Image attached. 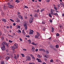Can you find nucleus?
I'll return each instance as SVG.
<instances>
[{
  "instance_id": "nucleus-58",
  "label": "nucleus",
  "mask_w": 64,
  "mask_h": 64,
  "mask_svg": "<svg viewBox=\"0 0 64 64\" xmlns=\"http://www.w3.org/2000/svg\"><path fill=\"white\" fill-rule=\"evenodd\" d=\"M50 1V0H48L46 1V2H49Z\"/></svg>"
},
{
  "instance_id": "nucleus-29",
  "label": "nucleus",
  "mask_w": 64,
  "mask_h": 64,
  "mask_svg": "<svg viewBox=\"0 0 64 64\" xmlns=\"http://www.w3.org/2000/svg\"><path fill=\"white\" fill-rule=\"evenodd\" d=\"M53 15H56V16H58V14L57 13H56L55 14H53Z\"/></svg>"
},
{
  "instance_id": "nucleus-26",
  "label": "nucleus",
  "mask_w": 64,
  "mask_h": 64,
  "mask_svg": "<svg viewBox=\"0 0 64 64\" xmlns=\"http://www.w3.org/2000/svg\"><path fill=\"white\" fill-rule=\"evenodd\" d=\"M54 8L55 10H57V7L54 6Z\"/></svg>"
},
{
  "instance_id": "nucleus-11",
  "label": "nucleus",
  "mask_w": 64,
  "mask_h": 64,
  "mask_svg": "<svg viewBox=\"0 0 64 64\" xmlns=\"http://www.w3.org/2000/svg\"><path fill=\"white\" fill-rule=\"evenodd\" d=\"M18 17H19L22 20H23V18H22V16L19 15L18 16Z\"/></svg>"
},
{
  "instance_id": "nucleus-51",
  "label": "nucleus",
  "mask_w": 64,
  "mask_h": 64,
  "mask_svg": "<svg viewBox=\"0 0 64 64\" xmlns=\"http://www.w3.org/2000/svg\"><path fill=\"white\" fill-rule=\"evenodd\" d=\"M1 38H2V40H3V39H4V38L3 36Z\"/></svg>"
},
{
  "instance_id": "nucleus-6",
  "label": "nucleus",
  "mask_w": 64,
  "mask_h": 64,
  "mask_svg": "<svg viewBox=\"0 0 64 64\" xmlns=\"http://www.w3.org/2000/svg\"><path fill=\"white\" fill-rule=\"evenodd\" d=\"M8 7L10 8V9H11L12 8H13L14 6L10 4V5H8Z\"/></svg>"
},
{
  "instance_id": "nucleus-57",
  "label": "nucleus",
  "mask_w": 64,
  "mask_h": 64,
  "mask_svg": "<svg viewBox=\"0 0 64 64\" xmlns=\"http://www.w3.org/2000/svg\"><path fill=\"white\" fill-rule=\"evenodd\" d=\"M24 18H25V19H27V17L26 16H25L24 17Z\"/></svg>"
},
{
  "instance_id": "nucleus-5",
  "label": "nucleus",
  "mask_w": 64,
  "mask_h": 64,
  "mask_svg": "<svg viewBox=\"0 0 64 64\" xmlns=\"http://www.w3.org/2000/svg\"><path fill=\"white\" fill-rule=\"evenodd\" d=\"M26 58L28 61H30L31 60V57L30 56H28L26 57Z\"/></svg>"
},
{
  "instance_id": "nucleus-8",
  "label": "nucleus",
  "mask_w": 64,
  "mask_h": 64,
  "mask_svg": "<svg viewBox=\"0 0 64 64\" xmlns=\"http://www.w3.org/2000/svg\"><path fill=\"white\" fill-rule=\"evenodd\" d=\"M36 60H38V62H40L41 63L42 62V61H41V60L40 59L38 58H36Z\"/></svg>"
},
{
  "instance_id": "nucleus-49",
  "label": "nucleus",
  "mask_w": 64,
  "mask_h": 64,
  "mask_svg": "<svg viewBox=\"0 0 64 64\" xmlns=\"http://www.w3.org/2000/svg\"><path fill=\"white\" fill-rule=\"evenodd\" d=\"M52 38L51 37H50L49 38H48V39L49 40H51Z\"/></svg>"
},
{
  "instance_id": "nucleus-31",
  "label": "nucleus",
  "mask_w": 64,
  "mask_h": 64,
  "mask_svg": "<svg viewBox=\"0 0 64 64\" xmlns=\"http://www.w3.org/2000/svg\"><path fill=\"white\" fill-rule=\"evenodd\" d=\"M49 16H50V17H52V15H51V14H49Z\"/></svg>"
},
{
  "instance_id": "nucleus-37",
  "label": "nucleus",
  "mask_w": 64,
  "mask_h": 64,
  "mask_svg": "<svg viewBox=\"0 0 64 64\" xmlns=\"http://www.w3.org/2000/svg\"><path fill=\"white\" fill-rule=\"evenodd\" d=\"M52 49H53V50L55 51H56V49L55 48H53V47L52 48Z\"/></svg>"
},
{
  "instance_id": "nucleus-32",
  "label": "nucleus",
  "mask_w": 64,
  "mask_h": 64,
  "mask_svg": "<svg viewBox=\"0 0 64 64\" xmlns=\"http://www.w3.org/2000/svg\"><path fill=\"white\" fill-rule=\"evenodd\" d=\"M38 57L39 58H41V56L39 55H38Z\"/></svg>"
},
{
  "instance_id": "nucleus-48",
  "label": "nucleus",
  "mask_w": 64,
  "mask_h": 64,
  "mask_svg": "<svg viewBox=\"0 0 64 64\" xmlns=\"http://www.w3.org/2000/svg\"><path fill=\"white\" fill-rule=\"evenodd\" d=\"M42 24H45V22H42Z\"/></svg>"
},
{
  "instance_id": "nucleus-10",
  "label": "nucleus",
  "mask_w": 64,
  "mask_h": 64,
  "mask_svg": "<svg viewBox=\"0 0 64 64\" xmlns=\"http://www.w3.org/2000/svg\"><path fill=\"white\" fill-rule=\"evenodd\" d=\"M2 21L4 22H7V20H6V19L2 18Z\"/></svg>"
},
{
  "instance_id": "nucleus-27",
  "label": "nucleus",
  "mask_w": 64,
  "mask_h": 64,
  "mask_svg": "<svg viewBox=\"0 0 64 64\" xmlns=\"http://www.w3.org/2000/svg\"><path fill=\"white\" fill-rule=\"evenodd\" d=\"M59 47V45H56V48H58V47Z\"/></svg>"
},
{
  "instance_id": "nucleus-46",
  "label": "nucleus",
  "mask_w": 64,
  "mask_h": 64,
  "mask_svg": "<svg viewBox=\"0 0 64 64\" xmlns=\"http://www.w3.org/2000/svg\"><path fill=\"white\" fill-rule=\"evenodd\" d=\"M50 23H52V20H50Z\"/></svg>"
},
{
  "instance_id": "nucleus-4",
  "label": "nucleus",
  "mask_w": 64,
  "mask_h": 64,
  "mask_svg": "<svg viewBox=\"0 0 64 64\" xmlns=\"http://www.w3.org/2000/svg\"><path fill=\"white\" fill-rule=\"evenodd\" d=\"M19 54H17V56H14V59H15L16 60L19 57Z\"/></svg>"
},
{
  "instance_id": "nucleus-19",
  "label": "nucleus",
  "mask_w": 64,
  "mask_h": 64,
  "mask_svg": "<svg viewBox=\"0 0 64 64\" xmlns=\"http://www.w3.org/2000/svg\"><path fill=\"white\" fill-rule=\"evenodd\" d=\"M17 32L18 33H21V31L20 30H18L17 31Z\"/></svg>"
},
{
  "instance_id": "nucleus-1",
  "label": "nucleus",
  "mask_w": 64,
  "mask_h": 64,
  "mask_svg": "<svg viewBox=\"0 0 64 64\" xmlns=\"http://www.w3.org/2000/svg\"><path fill=\"white\" fill-rule=\"evenodd\" d=\"M6 45V46L7 48H8L9 46V43H7V42H4L2 43V45Z\"/></svg>"
},
{
  "instance_id": "nucleus-59",
  "label": "nucleus",
  "mask_w": 64,
  "mask_h": 64,
  "mask_svg": "<svg viewBox=\"0 0 64 64\" xmlns=\"http://www.w3.org/2000/svg\"><path fill=\"white\" fill-rule=\"evenodd\" d=\"M14 45L16 47V46H18V45H17V44H14Z\"/></svg>"
},
{
  "instance_id": "nucleus-34",
  "label": "nucleus",
  "mask_w": 64,
  "mask_h": 64,
  "mask_svg": "<svg viewBox=\"0 0 64 64\" xmlns=\"http://www.w3.org/2000/svg\"><path fill=\"white\" fill-rule=\"evenodd\" d=\"M9 42H10V43H12V42H13V41L10 40H9Z\"/></svg>"
},
{
  "instance_id": "nucleus-30",
  "label": "nucleus",
  "mask_w": 64,
  "mask_h": 64,
  "mask_svg": "<svg viewBox=\"0 0 64 64\" xmlns=\"http://www.w3.org/2000/svg\"><path fill=\"white\" fill-rule=\"evenodd\" d=\"M10 21H12V22H14V20L11 19H10Z\"/></svg>"
},
{
  "instance_id": "nucleus-3",
  "label": "nucleus",
  "mask_w": 64,
  "mask_h": 64,
  "mask_svg": "<svg viewBox=\"0 0 64 64\" xmlns=\"http://www.w3.org/2000/svg\"><path fill=\"white\" fill-rule=\"evenodd\" d=\"M2 48H1V49L3 51H4L5 50V45H2Z\"/></svg>"
},
{
  "instance_id": "nucleus-36",
  "label": "nucleus",
  "mask_w": 64,
  "mask_h": 64,
  "mask_svg": "<svg viewBox=\"0 0 64 64\" xmlns=\"http://www.w3.org/2000/svg\"><path fill=\"white\" fill-rule=\"evenodd\" d=\"M26 37H28V38H29L30 37V36L29 35H26Z\"/></svg>"
},
{
  "instance_id": "nucleus-43",
  "label": "nucleus",
  "mask_w": 64,
  "mask_h": 64,
  "mask_svg": "<svg viewBox=\"0 0 64 64\" xmlns=\"http://www.w3.org/2000/svg\"><path fill=\"white\" fill-rule=\"evenodd\" d=\"M46 52L47 54H49V51H46Z\"/></svg>"
},
{
  "instance_id": "nucleus-61",
  "label": "nucleus",
  "mask_w": 64,
  "mask_h": 64,
  "mask_svg": "<svg viewBox=\"0 0 64 64\" xmlns=\"http://www.w3.org/2000/svg\"><path fill=\"white\" fill-rule=\"evenodd\" d=\"M28 42H31V40H28Z\"/></svg>"
},
{
  "instance_id": "nucleus-40",
  "label": "nucleus",
  "mask_w": 64,
  "mask_h": 64,
  "mask_svg": "<svg viewBox=\"0 0 64 64\" xmlns=\"http://www.w3.org/2000/svg\"><path fill=\"white\" fill-rule=\"evenodd\" d=\"M62 6H63V8H64V4L63 3H62Z\"/></svg>"
},
{
  "instance_id": "nucleus-18",
  "label": "nucleus",
  "mask_w": 64,
  "mask_h": 64,
  "mask_svg": "<svg viewBox=\"0 0 64 64\" xmlns=\"http://www.w3.org/2000/svg\"><path fill=\"white\" fill-rule=\"evenodd\" d=\"M44 10V8H42V9L40 11V12H42V11H43Z\"/></svg>"
},
{
  "instance_id": "nucleus-33",
  "label": "nucleus",
  "mask_w": 64,
  "mask_h": 64,
  "mask_svg": "<svg viewBox=\"0 0 64 64\" xmlns=\"http://www.w3.org/2000/svg\"><path fill=\"white\" fill-rule=\"evenodd\" d=\"M56 36H59V34L58 33L56 34Z\"/></svg>"
},
{
  "instance_id": "nucleus-52",
  "label": "nucleus",
  "mask_w": 64,
  "mask_h": 64,
  "mask_svg": "<svg viewBox=\"0 0 64 64\" xmlns=\"http://www.w3.org/2000/svg\"><path fill=\"white\" fill-rule=\"evenodd\" d=\"M13 25H14V26H15L16 25V24L15 23H14L13 24Z\"/></svg>"
},
{
  "instance_id": "nucleus-41",
  "label": "nucleus",
  "mask_w": 64,
  "mask_h": 64,
  "mask_svg": "<svg viewBox=\"0 0 64 64\" xmlns=\"http://www.w3.org/2000/svg\"><path fill=\"white\" fill-rule=\"evenodd\" d=\"M29 64H35L34 62H30Z\"/></svg>"
},
{
  "instance_id": "nucleus-17",
  "label": "nucleus",
  "mask_w": 64,
  "mask_h": 64,
  "mask_svg": "<svg viewBox=\"0 0 64 64\" xmlns=\"http://www.w3.org/2000/svg\"><path fill=\"white\" fill-rule=\"evenodd\" d=\"M4 10H7V8H6V6H4Z\"/></svg>"
},
{
  "instance_id": "nucleus-64",
  "label": "nucleus",
  "mask_w": 64,
  "mask_h": 64,
  "mask_svg": "<svg viewBox=\"0 0 64 64\" xmlns=\"http://www.w3.org/2000/svg\"><path fill=\"white\" fill-rule=\"evenodd\" d=\"M25 60H24L22 62H23V63H25Z\"/></svg>"
},
{
  "instance_id": "nucleus-20",
  "label": "nucleus",
  "mask_w": 64,
  "mask_h": 64,
  "mask_svg": "<svg viewBox=\"0 0 64 64\" xmlns=\"http://www.w3.org/2000/svg\"><path fill=\"white\" fill-rule=\"evenodd\" d=\"M6 60H9L10 59L9 57V56H7L6 57Z\"/></svg>"
},
{
  "instance_id": "nucleus-39",
  "label": "nucleus",
  "mask_w": 64,
  "mask_h": 64,
  "mask_svg": "<svg viewBox=\"0 0 64 64\" xmlns=\"http://www.w3.org/2000/svg\"><path fill=\"white\" fill-rule=\"evenodd\" d=\"M37 36H39L40 35V34L38 32L37 33Z\"/></svg>"
},
{
  "instance_id": "nucleus-12",
  "label": "nucleus",
  "mask_w": 64,
  "mask_h": 64,
  "mask_svg": "<svg viewBox=\"0 0 64 64\" xmlns=\"http://www.w3.org/2000/svg\"><path fill=\"white\" fill-rule=\"evenodd\" d=\"M44 57H45L46 58H48L49 57V56L48 55H44Z\"/></svg>"
},
{
  "instance_id": "nucleus-21",
  "label": "nucleus",
  "mask_w": 64,
  "mask_h": 64,
  "mask_svg": "<svg viewBox=\"0 0 64 64\" xmlns=\"http://www.w3.org/2000/svg\"><path fill=\"white\" fill-rule=\"evenodd\" d=\"M50 48H52H52H53V47L52 46V45L51 44H50Z\"/></svg>"
},
{
  "instance_id": "nucleus-60",
  "label": "nucleus",
  "mask_w": 64,
  "mask_h": 64,
  "mask_svg": "<svg viewBox=\"0 0 64 64\" xmlns=\"http://www.w3.org/2000/svg\"><path fill=\"white\" fill-rule=\"evenodd\" d=\"M22 33H23L24 34V35L25 34V32H22Z\"/></svg>"
},
{
  "instance_id": "nucleus-38",
  "label": "nucleus",
  "mask_w": 64,
  "mask_h": 64,
  "mask_svg": "<svg viewBox=\"0 0 64 64\" xmlns=\"http://www.w3.org/2000/svg\"><path fill=\"white\" fill-rule=\"evenodd\" d=\"M54 42H58V40H54Z\"/></svg>"
},
{
  "instance_id": "nucleus-24",
  "label": "nucleus",
  "mask_w": 64,
  "mask_h": 64,
  "mask_svg": "<svg viewBox=\"0 0 64 64\" xmlns=\"http://www.w3.org/2000/svg\"><path fill=\"white\" fill-rule=\"evenodd\" d=\"M34 17H38V14H34Z\"/></svg>"
},
{
  "instance_id": "nucleus-62",
  "label": "nucleus",
  "mask_w": 64,
  "mask_h": 64,
  "mask_svg": "<svg viewBox=\"0 0 64 64\" xmlns=\"http://www.w3.org/2000/svg\"><path fill=\"white\" fill-rule=\"evenodd\" d=\"M23 50L24 51H26V49H23Z\"/></svg>"
},
{
  "instance_id": "nucleus-35",
  "label": "nucleus",
  "mask_w": 64,
  "mask_h": 64,
  "mask_svg": "<svg viewBox=\"0 0 64 64\" xmlns=\"http://www.w3.org/2000/svg\"><path fill=\"white\" fill-rule=\"evenodd\" d=\"M21 54L22 56V57H24V54Z\"/></svg>"
},
{
  "instance_id": "nucleus-56",
  "label": "nucleus",
  "mask_w": 64,
  "mask_h": 64,
  "mask_svg": "<svg viewBox=\"0 0 64 64\" xmlns=\"http://www.w3.org/2000/svg\"><path fill=\"white\" fill-rule=\"evenodd\" d=\"M30 56H31V57H32L33 56L32 55V54H30Z\"/></svg>"
},
{
  "instance_id": "nucleus-14",
  "label": "nucleus",
  "mask_w": 64,
  "mask_h": 64,
  "mask_svg": "<svg viewBox=\"0 0 64 64\" xmlns=\"http://www.w3.org/2000/svg\"><path fill=\"white\" fill-rule=\"evenodd\" d=\"M15 49V47L14 46H13L12 47V50H14Z\"/></svg>"
},
{
  "instance_id": "nucleus-25",
  "label": "nucleus",
  "mask_w": 64,
  "mask_h": 64,
  "mask_svg": "<svg viewBox=\"0 0 64 64\" xmlns=\"http://www.w3.org/2000/svg\"><path fill=\"white\" fill-rule=\"evenodd\" d=\"M32 59H34V60H35V59H36L35 58V57H34V56H32Z\"/></svg>"
},
{
  "instance_id": "nucleus-28",
  "label": "nucleus",
  "mask_w": 64,
  "mask_h": 64,
  "mask_svg": "<svg viewBox=\"0 0 64 64\" xmlns=\"http://www.w3.org/2000/svg\"><path fill=\"white\" fill-rule=\"evenodd\" d=\"M50 62H52H52H53V60L52 59L50 60Z\"/></svg>"
},
{
  "instance_id": "nucleus-22",
  "label": "nucleus",
  "mask_w": 64,
  "mask_h": 64,
  "mask_svg": "<svg viewBox=\"0 0 64 64\" xmlns=\"http://www.w3.org/2000/svg\"><path fill=\"white\" fill-rule=\"evenodd\" d=\"M52 32H54V28L53 27L52 28Z\"/></svg>"
},
{
  "instance_id": "nucleus-63",
  "label": "nucleus",
  "mask_w": 64,
  "mask_h": 64,
  "mask_svg": "<svg viewBox=\"0 0 64 64\" xmlns=\"http://www.w3.org/2000/svg\"><path fill=\"white\" fill-rule=\"evenodd\" d=\"M6 28H9V27L8 26H6Z\"/></svg>"
},
{
  "instance_id": "nucleus-54",
  "label": "nucleus",
  "mask_w": 64,
  "mask_h": 64,
  "mask_svg": "<svg viewBox=\"0 0 64 64\" xmlns=\"http://www.w3.org/2000/svg\"><path fill=\"white\" fill-rule=\"evenodd\" d=\"M25 7L26 8H29L27 6H25Z\"/></svg>"
},
{
  "instance_id": "nucleus-50",
  "label": "nucleus",
  "mask_w": 64,
  "mask_h": 64,
  "mask_svg": "<svg viewBox=\"0 0 64 64\" xmlns=\"http://www.w3.org/2000/svg\"><path fill=\"white\" fill-rule=\"evenodd\" d=\"M20 41H22V39L21 38H20Z\"/></svg>"
},
{
  "instance_id": "nucleus-47",
  "label": "nucleus",
  "mask_w": 64,
  "mask_h": 64,
  "mask_svg": "<svg viewBox=\"0 0 64 64\" xmlns=\"http://www.w3.org/2000/svg\"><path fill=\"white\" fill-rule=\"evenodd\" d=\"M17 28H20V26H17Z\"/></svg>"
},
{
  "instance_id": "nucleus-55",
  "label": "nucleus",
  "mask_w": 64,
  "mask_h": 64,
  "mask_svg": "<svg viewBox=\"0 0 64 64\" xmlns=\"http://www.w3.org/2000/svg\"><path fill=\"white\" fill-rule=\"evenodd\" d=\"M8 5H11V4L9 2H8Z\"/></svg>"
},
{
  "instance_id": "nucleus-16",
  "label": "nucleus",
  "mask_w": 64,
  "mask_h": 64,
  "mask_svg": "<svg viewBox=\"0 0 64 64\" xmlns=\"http://www.w3.org/2000/svg\"><path fill=\"white\" fill-rule=\"evenodd\" d=\"M15 2H16L17 3H19L20 2V1L18 0H16L15 1Z\"/></svg>"
},
{
  "instance_id": "nucleus-42",
  "label": "nucleus",
  "mask_w": 64,
  "mask_h": 64,
  "mask_svg": "<svg viewBox=\"0 0 64 64\" xmlns=\"http://www.w3.org/2000/svg\"><path fill=\"white\" fill-rule=\"evenodd\" d=\"M38 37L39 36H35V38H38Z\"/></svg>"
},
{
  "instance_id": "nucleus-15",
  "label": "nucleus",
  "mask_w": 64,
  "mask_h": 64,
  "mask_svg": "<svg viewBox=\"0 0 64 64\" xmlns=\"http://www.w3.org/2000/svg\"><path fill=\"white\" fill-rule=\"evenodd\" d=\"M35 50V48L34 47H33L31 49V50L33 51Z\"/></svg>"
},
{
  "instance_id": "nucleus-2",
  "label": "nucleus",
  "mask_w": 64,
  "mask_h": 64,
  "mask_svg": "<svg viewBox=\"0 0 64 64\" xmlns=\"http://www.w3.org/2000/svg\"><path fill=\"white\" fill-rule=\"evenodd\" d=\"M33 20V18H31L30 19L29 23H31L32 22V21Z\"/></svg>"
},
{
  "instance_id": "nucleus-44",
  "label": "nucleus",
  "mask_w": 64,
  "mask_h": 64,
  "mask_svg": "<svg viewBox=\"0 0 64 64\" xmlns=\"http://www.w3.org/2000/svg\"><path fill=\"white\" fill-rule=\"evenodd\" d=\"M29 33L30 35H31V34H32H32H33V33H32V32H29Z\"/></svg>"
},
{
  "instance_id": "nucleus-7",
  "label": "nucleus",
  "mask_w": 64,
  "mask_h": 64,
  "mask_svg": "<svg viewBox=\"0 0 64 64\" xmlns=\"http://www.w3.org/2000/svg\"><path fill=\"white\" fill-rule=\"evenodd\" d=\"M24 26L26 29V30H27V24H24Z\"/></svg>"
},
{
  "instance_id": "nucleus-45",
  "label": "nucleus",
  "mask_w": 64,
  "mask_h": 64,
  "mask_svg": "<svg viewBox=\"0 0 64 64\" xmlns=\"http://www.w3.org/2000/svg\"><path fill=\"white\" fill-rule=\"evenodd\" d=\"M10 28H11V29H12V26H10Z\"/></svg>"
},
{
  "instance_id": "nucleus-13",
  "label": "nucleus",
  "mask_w": 64,
  "mask_h": 64,
  "mask_svg": "<svg viewBox=\"0 0 64 64\" xmlns=\"http://www.w3.org/2000/svg\"><path fill=\"white\" fill-rule=\"evenodd\" d=\"M39 50H40V51H44V52H45V50L43 49L40 48V49Z\"/></svg>"
},
{
  "instance_id": "nucleus-23",
  "label": "nucleus",
  "mask_w": 64,
  "mask_h": 64,
  "mask_svg": "<svg viewBox=\"0 0 64 64\" xmlns=\"http://www.w3.org/2000/svg\"><path fill=\"white\" fill-rule=\"evenodd\" d=\"M31 44L32 45H36V44L34 43V42L32 43Z\"/></svg>"
},
{
  "instance_id": "nucleus-9",
  "label": "nucleus",
  "mask_w": 64,
  "mask_h": 64,
  "mask_svg": "<svg viewBox=\"0 0 64 64\" xmlns=\"http://www.w3.org/2000/svg\"><path fill=\"white\" fill-rule=\"evenodd\" d=\"M50 14L51 15H52V14H53V10L52 9H51L50 10Z\"/></svg>"
},
{
  "instance_id": "nucleus-53",
  "label": "nucleus",
  "mask_w": 64,
  "mask_h": 64,
  "mask_svg": "<svg viewBox=\"0 0 64 64\" xmlns=\"http://www.w3.org/2000/svg\"><path fill=\"white\" fill-rule=\"evenodd\" d=\"M38 50L37 49H36V50L35 51H36V52H37V51H38Z\"/></svg>"
}]
</instances>
